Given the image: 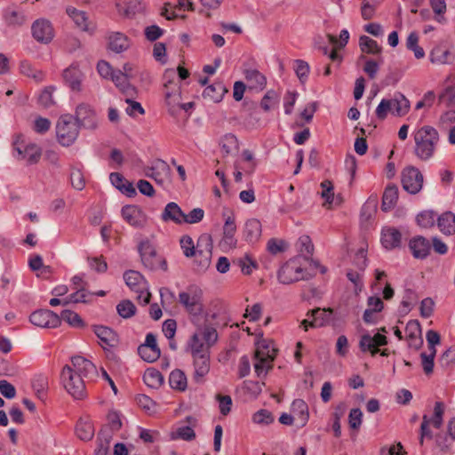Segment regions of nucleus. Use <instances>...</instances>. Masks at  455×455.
Masks as SVG:
<instances>
[{
	"mask_svg": "<svg viewBox=\"0 0 455 455\" xmlns=\"http://www.w3.org/2000/svg\"><path fill=\"white\" fill-rule=\"evenodd\" d=\"M95 365L83 356H74L70 365H65L60 374L61 383L66 391L75 399L86 396L84 379L95 376Z\"/></svg>",
	"mask_w": 455,
	"mask_h": 455,
	"instance_id": "1",
	"label": "nucleus"
},
{
	"mask_svg": "<svg viewBox=\"0 0 455 455\" xmlns=\"http://www.w3.org/2000/svg\"><path fill=\"white\" fill-rule=\"evenodd\" d=\"M415 155L422 161L433 157L439 142V133L432 126H423L414 133Z\"/></svg>",
	"mask_w": 455,
	"mask_h": 455,
	"instance_id": "2",
	"label": "nucleus"
},
{
	"mask_svg": "<svg viewBox=\"0 0 455 455\" xmlns=\"http://www.w3.org/2000/svg\"><path fill=\"white\" fill-rule=\"evenodd\" d=\"M188 347L194 359L195 379L200 382L210 371V350L198 343L196 336H191Z\"/></svg>",
	"mask_w": 455,
	"mask_h": 455,
	"instance_id": "3",
	"label": "nucleus"
},
{
	"mask_svg": "<svg viewBox=\"0 0 455 455\" xmlns=\"http://www.w3.org/2000/svg\"><path fill=\"white\" fill-rule=\"evenodd\" d=\"M410 110V101L402 93H395L391 99H383L376 108V116L384 120L390 113L395 116H403Z\"/></svg>",
	"mask_w": 455,
	"mask_h": 455,
	"instance_id": "4",
	"label": "nucleus"
},
{
	"mask_svg": "<svg viewBox=\"0 0 455 455\" xmlns=\"http://www.w3.org/2000/svg\"><path fill=\"white\" fill-rule=\"evenodd\" d=\"M179 302L186 312L193 317L199 316L204 312L203 291L196 285H189L179 293Z\"/></svg>",
	"mask_w": 455,
	"mask_h": 455,
	"instance_id": "5",
	"label": "nucleus"
},
{
	"mask_svg": "<svg viewBox=\"0 0 455 455\" xmlns=\"http://www.w3.org/2000/svg\"><path fill=\"white\" fill-rule=\"evenodd\" d=\"M175 75L176 73L173 69L166 70L164 73V79L166 80L164 84L165 103L172 116H175L180 110L181 103L180 86L172 82Z\"/></svg>",
	"mask_w": 455,
	"mask_h": 455,
	"instance_id": "6",
	"label": "nucleus"
},
{
	"mask_svg": "<svg viewBox=\"0 0 455 455\" xmlns=\"http://www.w3.org/2000/svg\"><path fill=\"white\" fill-rule=\"evenodd\" d=\"M69 114L62 115L56 124V135L60 144L63 147L72 145L79 134V125L74 123Z\"/></svg>",
	"mask_w": 455,
	"mask_h": 455,
	"instance_id": "7",
	"label": "nucleus"
},
{
	"mask_svg": "<svg viewBox=\"0 0 455 455\" xmlns=\"http://www.w3.org/2000/svg\"><path fill=\"white\" fill-rule=\"evenodd\" d=\"M124 279L131 290L140 293L137 297L138 300L143 298V305H147L150 302L151 293L148 291L147 281L140 272L128 270L124 274Z\"/></svg>",
	"mask_w": 455,
	"mask_h": 455,
	"instance_id": "8",
	"label": "nucleus"
},
{
	"mask_svg": "<svg viewBox=\"0 0 455 455\" xmlns=\"http://www.w3.org/2000/svg\"><path fill=\"white\" fill-rule=\"evenodd\" d=\"M139 251L145 267L155 270L161 265L164 269H166L165 260L157 256L155 248L148 240H144L140 243Z\"/></svg>",
	"mask_w": 455,
	"mask_h": 455,
	"instance_id": "9",
	"label": "nucleus"
},
{
	"mask_svg": "<svg viewBox=\"0 0 455 455\" xmlns=\"http://www.w3.org/2000/svg\"><path fill=\"white\" fill-rule=\"evenodd\" d=\"M76 122L79 127L95 130L98 127V117L95 110L87 103H81L76 108Z\"/></svg>",
	"mask_w": 455,
	"mask_h": 455,
	"instance_id": "10",
	"label": "nucleus"
},
{
	"mask_svg": "<svg viewBox=\"0 0 455 455\" xmlns=\"http://www.w3.org/2000/svg\"><path fill=\"white\" fill-rule=\"evenodd\" d=\"M402 184L410 194H417L423 185V175L415 167H407L402 172Z\"/></svg>",
	"mask_w": 455,
	"mask_h": 455,
	"instance_id": "11",
	"label": "nucleus"
},
{
	"mask_svg": "<svg viewBox=\"0 0 455 455\" xmlns=\"http://www.w3.org/2000/svg\"><path fill=\"white\" fill-rule=\"evenodd\" d=\"M192 336H196L199 344H203L208 350L218 341V332L216 327L205 318L203 324L197 325L196 331Z\"/></svg>",
	"mask_w": 455,
	"mask_h": 455,
	"instance_id": "12",
	"label": "nucleus"
},
{
	"mask_svg": "<svg viewBox=\"0 0 455 455\" xmlns=\"http://www.w3.org/2000/svg\"><path fill=\"white\" fill-rule=\"evenodd\" d=\"M171 172L168 164L162 159L155 160L150 167L145 168V175L153 179L160 185H164L166 182L170 181Z\"/></svg>",
	"mask_w": 455,
	"mask_h": 455,
	"instance_id": "13",
	"label": "nucleus"
},
{
	"mask_svg": "<svg viewBox=\"0 0 455 455\" xmlns=\"http://www.w3.org/2000/svg\"><path fill=\"white\" fill-rule=\"evenodd\" d=\"M280 283L289 284L304 279L303 269L296 259H291L282 266L277 274Z\"/></svg>",
	"mask_w": 455,
	"mask_h": 455,
	"instance_id": "14",
	"label": "nucleus"
},
{
	"mask_svg": "<svg viewBox=\"0 0 455 455\" xmlns=\"http://www.w3.org/2000/svg\"><path fill=\"white\" fill-rule=\"evenodd\" d=\"M32 324L41 328H56L60 324V316L49 309H39L29 316Z\"/></svg>",
	"mask_w": 455,
	"mask_h": 455,
	"instance_id": "15",
	"label": "nucleus"
},
{
	"mask_svg": "<svg viewBox=\"0 0 455 455\" xmlns=\"http://www.w3.org/2000/svg\"><path fill=\"white\" fill-rule=\"evenodd\" d=\"M33 37L41 44L50 43L53 36V28L51 22L45 19L36 20L31 27Z\"/></svg>",
	"mask_w": 455,
	"mask_h": 455,
	"instance_id": "16",
	"label": "nucleus"
},
{
	"mask_svg": "<svg viewBox=\"0 0 455 455\" xmlns=\"http://www.w3.org/2000/svg\"><path fill=\"white\" fill-rule=\"evenodd\" d=\"M14 150L18 153L20 159L26 160L28 164H36L41 157V148L36 144L23 145L19 141L13 144Z\"/></svg>",
	"mask_w": 455,
	"mask_h": 455,
	"instance_id": "17",
	"label": "nucleus"
},
{
	"mask_svg": "<svg viewBox=\"0 0 455 455\" xmlns=\"http://www.w3.org/2000/svg\"><path fill=\"white\" fill-rule=\"evenodd\" d=\"M387 344V339L381 333H377L374 336L363 334L360 339L359 347L362 352H370L371 355H374L379 352V347Z\"/></svg>",
	"mask_w": 455,
	"mask_h": 455,
	"instance_id": "18",
	"label": "nucleus"
},
{
	"mask_svg": "<svg viewBox=\"0 0 455 455\" xmlns=\"http://www.w3.org/2000/svg\"><path fill=\"white\" fill-rule=\"evenodd\" d=\"M274 355L268 354L266 348H258L254 354V370L258 377L266 376L272 368Z\"/></svg>",
	"mask_w": 455,
	"mask_h": 455,
	"instance_id": "19",
	"label": "nucleus"
},
{
	"mask_svg": "<svg viewBox=\"0 0 455 455\" xmlns=\"http://www.w3.org/2000/svg\"><path fill=\"white\" fill-rule=\"evenodd\" d=\"M405 331L407 332L408 346L416 350L423 345L421 326L418 320H411L407 323Z\"/></svg>",
	"mask_w": 455,
	"mask_h": 455,
	"instance_id": "20",
	"label": "nucleus"
},
{
	"mask_svg": "<svg viewBox=\"0 0 455 455\" xmlns=\"http://www.w3.org/2000/svg\"><path fill=\"white\" fill-rule=\"evenodd\" d=\"M123 218L132 227L142 228L146 224V217L141 210L135 205H125L122 208Z\"/></svg>",
	"mask_w": 455,
	"mask_h": 455,
	"instance_id": "21",
	"label": "nucleus"
},
{
	"mask_svg": "<svg viewBox=\"0 0 455 455\" xmlns=\"http://www.w3.org/2000/svg\"><path fill=\"white\" fill-rule=\"evenodd\" d=\"M409 248L414 258L422 259L428 256L431 244L427 238L418 235L410 240Z\"/></svg>",
	"mask_w": 455,
	"mask_h": 455,
	"instance_id": "22",
	"label": "nucleus"
},
{
	"mask_svg": "<svg viewBox=\"0 0 455 455\" xmlns=\"http://www.w3.org/2000/svg\"><path fill=\"white\" fill-rule=\"evenodd\" d=\"M235 231L236 226L235 223V216L234 214H230L226 218L223 227V237L221 241L223 246L228 248L236 247L237 241L235 237Z\"/></svg>",
	"mask_w": 455,
	"mask_h": 455,
	"instance_id": "23",
	"label": "nucleus"
},
{
	"mask_svg": "<svg viewBox=\"0 0 455 455\" xmlns=\"http://www.w3.org/2000/svg\"><path fill=\"white\" fill-rule=\"evenodd\" d=\"M402 241V234L395 228H385L381 232V243L388 250L399 247Z\"/></svg>",
	"mask_w": 455,
	"mask_h": 455,
	"instance_id": "24",
	"label": "nucleus"
},
{
	"mask_svg": "<svg viewBox=\"0 0 455 455\" xmlns=\"http://www.w3.org/2000/svg\"><path fill=\"white\" fill-rule=\"evenodd\" d=\"M292 416L298 426L304 427L309 418L308 406L302 399H296L291 403Z\"/></svg>",
	"mask_w": 455,
	"mask_h": 455,
	"instance_id": "25",
	"label": "nucleus"
},
{
	"mask_svg": "<svg viewBox=\"0 0 455 455\" xmlns=\"http://www.w3.org/2000/svg\"><path fill=\"white\" fill-rule=\"evenodd\" d=\"M333 310L331 308L322 309L315 308L307 313V316L312 317L310 327L316 328L322 327L329 323L331 320Z\"/></svg>",
	"mask_w": 455,
	"mask_h": 455,
	"instance_id": "26",
	"label": "nucleus"
},
{
	"mask_svg": "<svg viewBox=\"0 0 455 455\" xmlns=\"http://www.w3.org/2000/svg\"><path fill=\"white\" fill-rule=\"evenodd\" d=\"M161 217L165 222L173 221L176 224H182L185 213L176 203L171 202L164 207Z\"/></svg>",
	"mask_w": 455,
	"mask_h": 455,
	"instance_id": "27",
	"label": "nucleus"
},
{
	"mask_svg": "<svg viewBox=\"0 0 455 455\" xmlns=\"http://www.w3.org/2000/svg\"><path fill=\"white\" fill-rule=\"evenodd\" d=\"M108 47L111 51L120 53L130 47V40L120 32H113L108 36Z\"/></svg>",
	"mask_w": 455,
	"mask_h": 455,
	"instance_id": "28",
	"label": "nucleus"
},
{
	"mask_svg": "<svg viewBox=\"0 0 455 455\" xmlns=\"http://www.w3.org/2000/svg\"><path fill=\"white\" fill-rule=\"evenodd\" d=\"M63 78L72 91H81L82 72L76 67H69L63 72Z\"/></svg>",
	"mask_w": 455,
	"mask_h": 455,
	"instance_id": "29",
	"label": "nucleus"
},
{
	"mask_svg": "<svg viewBox=\"0 0 455 455\" xmlns=\"http://www.w3.org/2000/svg\"><path fill=\"white\" fill-rule=\"evenodd\" d=\"M430 60L434 64H451L454 60V55L449 49L436 46L430 52Z\"/></svg>",
	"mask_w": 455,
	"mask_h": 455,
	"instance_id": "30",
	"label": "nucleus"
},
{
	"mask_svg": "<svg viewBox=\"0 0 455 455\" xmlns=\"http://www.w3.org/2000/svg\"><path fill=\"white\" fill-rule=\"evenodd\" d=\"M227 92L228 89L221 82H216L204 89L203 96L213 102H220Z\"/></svg>",
	"mask_w": 455,
	"mask_h": 455,
	"instance_id": "31",
	"label": "nucleus"
},
{
	"mask_svg": "<svg viewBox=\"0 0 455 455\" xmlns=\"http://www.w3.org/2000/svg\"><path fill=\"white\" fill-rule=\"evenodd\" d=\"M119 12H123L127 18L133 17L136 13L143 11V5L140 0H120L117 4Z\"/></svg>",
	"mask_w": 455,
	"mask_h": 455,
	"instance_id": "32",
	"label": "nucleus"
},
{
	"mask_svg": "<svg viewBox=\"0 0 455 455\" xmlns=\"http://www.w3.org/2000/svg\"><path fill=\"white\" fill-rule=\"evenodd\" d=\"M398 200V188L395 185H388L383 194L381 209L387 212L395 207Z\"/></svg>",
	"mask_w": 455,
	"mask_h": 455,
	"instance_id": "33",
	"label": "nucleus"
},
{
	"mask_svg": "<svg viewBox=\"0 0 455 455\" xmlns=\"http://www.w3.org/2000/svg\"><path fill=\"white\" fill-rule=\"evenodd\" d=\"M245 79L250 88L263 90L266 84V77L257 69H246L244 71Z\"/></svg>",
	"mask_w": 455,
	"mask_h": 455,
	"instance_id": "34",
	"label": "nucleus"
},
{
	"mask_svg": "<svg viewBox=\"0 0 455 455\" xmlns=\"http://www.w3.org/2000/svg\"><path fill=\"white\" fill-rule=\"evenodd\" d=\"M243 233L247 241L256 242L261 235V223L256 219L248 220Z\"/></svg>",
	"mask_w": 455,
	"mask_h": 455,
	"instance_id": "35",
	"label": "nucleus"
},
{
	"mask_svg": "<svg viewBox=\"0 0 455 455\" xmlns=\"http://www.w3.org/2000/svg\"><path fill=\"white\" fill-rule=\"evenodd\" d=\"M94 332L105 345L114 347L118 341L116 333L106 326H95Z\"/></svg>",
	"mask_w": 455,
	"mask_h": 455,
	"instance_id": "36",
	"label": "nucleus"
},
{
	"mask_svg": "<svg viewBox=\"0 0 455 455\" xmlns=\"http://www.w3.org/2000/svg\"><path fill=\"white\" fill-rule=\"evenodd\" d=\"M112 81L127 96H133L135 93V88L132 87L127 76L122 73V71H115L111 76Z\"/></svg>",
	"mask_w": 455,
	"mask_h": 455,
	"instance_id": "37",
	"label": "nucleus"
},
{
	"mask_svg": "<svg viewBox=\"0 0 455 455\" xmlns=\"http://www.w3.org/2000/svg\"><path fill=\"white\" fill-rule=\"evenodd\" d=\"M438 228L445 235L455 233V214L451 212L443 213L437 220Z\"/></svg>",
	"mask_w": 455,
	"mask_h": 455,
	"instance_id": "38",
	"label": "nucleus"
},
{
	"mask_svg": "<svg viewBox=\"0 0 455 455\" xmlns=\"http://www.w3.org/2000/svg\"><path fill=\"white\" fill-rule=\"evenodd\" d=\"M221 150L226 156L233 155L238 152L239 143L237 138L231 133L224 135L220 142Z\"/></svg>",
	"mask_w": 455,
	"mask_h": 455,
	"instance_id": "39",
	"label": "nucleus"
},
{
	"mask_svg": "<svg viewBox=\"0 0 455 455\" xmlns=\"http://www.w3.org/2000/svg\"><path fill=\"white\" fill-rule=\"evenodd\" d=\"M143 380L148 387L157 388L163 384L164 378L159 371L156 369H148L144 372Z\"/></svg>",
	"mask_w": 455,
	"mask_h": 455,
	"instance_id": "40",
	"label": "nucleus"
},
{
	"mask_svg": "<svg viewBox=\"0 0 455 455\" xmlns=\"http://www.w3.org/2000/svg\"><path fill=\"white\" fill-rule=\"evenodd\" d=\"M359 46L363 52L368 54H379L381 52V47L378 43L367 36H360Z\"/></svg>",
	"mask_w": 455,
	"mask_h": 455,
	"instance_id": "41",
	"label": "nucleus"
},
{
	"mask_svg": "<svg viewBox=\"0 0 455 455\" xmlns=\"http://www.w3.org/2000/svg\"><path fill=\"white\" fill-rule=\"evenodd\" d=\"M68 15L74 20L76 26L82 30L88 29L87 16L84 12L79 11L75 7L69 6L67 8Z\"/></svg>",
	"mask_w": 455,
	"mask_h": 455,
	"instance_id": "42",
	"label": "nucleus"
},
{
	"mask_svg": "<svg viewBox=\"0 0 455 455\" xmlns=\"http://www.w3.org/2000/svg\"><path fill=\"white\" fill-rule=\"evenodd\" d=\"M76 432L81 440L89 441L94 435V427L89 421L79 420L76 427Z\"/></svg>",
	"mask_w": 455,
	"mask_h": 455,
	"instance_id": "43",
	"label": "nucleus"
},
{
	"mask_svg": "<svg viewBox=\"0 0 455 455\" xmlns=\"http://www.w3.org/2000/svg\"><path fill=\"white\" fill-rule=\"evenodd\" d=\"M170 386L173 389L184 391L187 387V378L180 370H174L171 372L169 378Z\"/></svg>",
	"mask_w": 455,
	"mask_h": 455,
	"instance_id": "44",
	"label": "nucleus"
},
{
	"mask_svg": "<svg viewBox=\"0 0 455 455\" xmlns=\"http://www.w3.org/2000/svg\"><path fill=\"white\" fill-rule=\"evenodd\" d=\"M116 310L121 317L130 318L135 315L136 307L131 300L124 299L117 304Z\"/></svg>",
	"mask_w": 455,
	"mask_h": 455,
	"instance_id": "45",
	"label": "nucleus"
},
{
	"mask_svg": "<svg viewBox=\"0 0 455 455\" xmlns=\"http://www.w3.org/2000/svg\"><path fill=\"white\" fill-rule=\"evenodd\" d=\"M20 72L36 80V82H41L44 79V73L41 70H38L32 67V65L27 61H23L20 64Z\"/></svg>",
	"mask_w": 455,
	"mask_h": 455,
	"instance_id": "46",
	"label": "nucleus"
},
{
	"mask_svg": "<svg viewBox=\"0 0 455 455\" xmlns=\"http://www.w3.org/2000/svg\"><path fill=\"white\" fill-rule=\"evenodd\" d=\"M60 321L67 322L73 327H84V323L78 314L71 310H63L60 314Z\"/></svg>",
	"mask_w": 455,
	"mask_h": 455,
	"instance_id": "47",
	"label": "nucleus"
},
{
	"mask_svg": "<svg viewBox=\"0 0 455 455\" xmlns=\"http://www.w3.org/2000/svg\"><path fill=\"white\" fill-rule=\"evenodd\" d=\"M138 353L144 361L148 363L156 361L161 355L160 349L148 348L142 347L141 345L138 347Z\"/></svg>",
	"mask_w": 455,
	"mask_h": 455,
	"instance_id": "48",
	"label": "nucleus"
},
{
	"mask_svg": "<svg viewBox=\"0 0 455 455\" xmlns=\"http://www.w3.org/2000/svg\"><path fill=\"white\" fill-rule=\"evenodd\" d=\"M212 248L213 245L212 236L208 234H203L197 239L196 245H195V251H212Z\"/></svg>",
	"mask_w": 455,
	"mask_h": 455,
	"instance_id": "49",
	"label": "nucleus"
},
{
	"mask_svg": "<svg viewBox=\"0 0 455 455\" xmlns=\"http://www.w3.org/2000/svg\"><path fill=\"white\" fill-rule=\"evenodd\" d=\"M444 414V404L442 402H436L434 408V415L430 419V423L435 427L440 428L443 425Z\"/></svg>",
	"mask_w": 455,
	"mask_h": 455,
	"instance_id": "50",
	"label": "nucleus"
},
{
	"mask_svg": "<svg viewBox=\"0 0 455 455\" xmlns=\"http://www.w3.org/2000/svg\"><path fill=\"white\" fill-rule=\"evenodd\" d=\"M108 425L103 428L107 429L108 432L115 433L120 430L122 427V421L119 414L116 411H110L108 414Z\"/></svg>",
	"mask_w": 455,
	"mask_h": 455,
	"instance_id": "51",
	"label": "nucleus"
},
{
	"mask_svg": "<svg viewBox=\"0 0 455 455\" xmlns=\"http://www.w3.org/2000/svg\"><path fill=\"white\" fill-rule=\"evenodd\" d=\"M252 421L259 425H269L274 421V416L269 411L261 409L253 414Z\"/></svg>",
	"mask_w": 455,
	"mask_h": 455,
	"instance_id": "52",
	"label": "nucleus"
},
{
	"mask_svg": "<svg viewBox=\"0 0 455 455\" xmlns=\"http://www.w3.org/2000/svg\"><path fill=\"white\" fill-rule=\"evenodd\" d=\"M435 214L432 211H425L417 216V223L422 228H430L434 226Z\"/></svg>",
	"mask_w": 455,
	"mask_h": 455,
	"instance_id": "53",
	"label": "nucleus"
},
{
	"mask_svg": "<svg viewBox=\"0 0 455 455\" xmlns=\"http://www.w3.org/2000/svg\"><path fill=\"white\" fill-rule=\"evenodd\" d=\"M180 247L187 258L195 256V243L189 235H183L180 240Z\"/></svg>",
	"mask_w": 455,
	"mask_h": 455,
	"instance_id": "54",
	"label": "nucleus"
},
{
	"mask_svg": "<svg viewBox=\"0 0 455 455\" xmlns=\"http://www.w3.org/2000/svg\"><path fill=\"white\" fill-rule=\"evenodd\" d=\"M70 181L72 187L77 190H82L84 188V178L82 172L79 169L73 168L71 170Z\"/></svg>",
	"mask_w": 455,
	"mask_h": 455,
	"instance_id": "55",
	"label": "nucleus"
},
{
	"mask_svg": "<svg viewBox=\"0 0 455 455\" xmlns=\"http://www.w3.org/2000/svg\"><path fill=\"white\" fill-rule=\"evenodd\" d=\"M212 251L206 252H196L195 253L196 263L197 264L200 270H205L211 264Z\"/></svg>",
	"mask_w": 455,
	"mask_h": 455,
	"instance_id": "56",
	"label": "nucleus"
},
{
	"mask_svg": "<svg viewBox=\"0 0 455 455\" xmlns=\"http://www.w3.org/2000/svg\"><path fill=\"white\" fill-rule=\"evenodd\" d=\"M322 193L321 196L325 202L323 205L331 204L334 198L333 185L330 180H324L321 183Z\"/></svg>",
	"mask_w": 455,
	"mask_h": 455,
	"instance_id": "57",
	"label": "nucleus"
},
{
	"mask_svg": "<svg viewBox=\"0 0 455 455\" xmlns=\"http://www.w3.org/2000/svg\"><path fill=\"white\" fill-rule=\"evenodd\" d=\"M235 262L240 267L241 271L244 275H250L252 270L257 267L256 262L252 260L248 255L238 259Z\"/></svg>",
	"mask_w": 455,
	"mask_h": 455,
	"instance_id": "58",
	"label": "nucleus"
},
{
	"mask_svg": "<svg viewBox=\"0 0 455 455\" xmlns=\"http://www.w3.org/2000/svg\"><path fill=\"white\" fill-rule=\"evenodd\" d=\"M377 203L376 201H367L362 207L361 210V220L363 221H368L371 219L372 215L376 212Z\"/></svg>",
	"mask_w": 455,
	"mask_h": 455,
	"instance_id": "59",
	"label": "nucleus"
},
{
	"mask_svg": "<svg viewBox=\"0 0 455 455\" xmlns=\"http://www.w3.org/2000/svg\"><path fill=\"white\" fill-rule=\"evenodd\" d=\"M294 70L299 79L301 82H304L307 77L309 72V66L307 62L301 60H295Z\"/></svg>",
	"mask_w": 455,
	"mask_h": 455,
	"instance_id": "60",
	"label": "nucleus"
},
{
	"mask_svg": "<svg viewBox=\"0 0 455 455\" xmlns=\"http://www.w3.org/2000/svg\"><path fill=\"white\" fill-rule=\"evenodd\" d=\"M216 399L219 402L220 411L222 415H228L231 411L232 399L229 395H222L218 394Z\"/></svg>",
	"mask_w": 455,
	"mask_h": 455,
	"instance_id": "61",
	"label": "nucleus"
},
{
	"mask_svg": "<svg viewBox=\"0 0 455 455\" xmlns=\"http://www.w3.org/2000/svg\"><path fill=\"white\" fill-rule=\"evenodd\" d=\"M299 251L304 255L305 258H307L313 254L314 245L307 235L301 236L299 240Z\"/></svg>",
	"mask_w": 455,
	"mask_h": 455,
	"instance_id": "62",
	"label": "nucleus"
},
{
	"mask_svg": "<svg viewBox=\"0 0 455 455\" xmlns=\"http://www.w3.org/2000/svg\"><path fill=\"white\" fill-rule=\"evenodd\" d=\"M204 216V212L201 208L193 209L188 214L185 213L183 223L195 224L200 222Z\"/></svg>",
	"mask_w": 455,
	"mask_h": 455,
	"instance_id": "63",
	"label": "nucleus"
},
{
	"mask_svg": "<svg viewBox=\"0 0 455 455\" xmlns=\"http://www.w3.org/2000/svg\"><path fill=\"white\" fill-rule=\"evenodd\" d=\"M267 251L271 254L275 255L277 253H280V252H283V251H285V249H286V243L283 240L271 238L267 242Z\"/></svg>",
	"mask_w": 455,
	"mask_h": 455,
	"instance_id": "64",
	"label": "nucleus"
}]
</instances>
